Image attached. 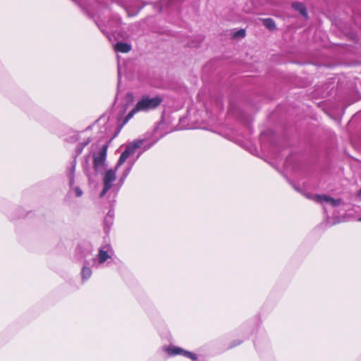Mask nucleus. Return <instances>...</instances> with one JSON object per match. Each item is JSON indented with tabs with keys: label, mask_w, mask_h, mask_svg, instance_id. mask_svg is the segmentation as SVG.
<instances>
[{
	"label": "nucleus",
	"mask_w": 361,
	"mask_h": 361,
	"mask_svg": "<svg viewBox=\"0 0 361 361\" xmlns=\"http://www.w3.org/2000/svg\"><path fill=\"white\" fill-rule=\"evenodd\" d=\"M163 102V97L160 95H156L151 97L149 94L143 95L137 102L135 107L128 114L123 118L121 123L117 126L116 133L118 134L122 128L128 123V121L133 117V116L140 111L147 112L157 109Z\"/></svg>",
	"instance_id": "1"
},
{
	"label": "nucleus",
	"mask_w": 361,
	"mask_h": 361,
	"mask_svg": "<svg viewBox=\"0 0 361 361\" xmlns=\"http://www.w3.org/2000/svg\"><path fill=\"white\" fill-rule=\"evenodd\" d=\"M125 113L126 108H123L116 117L112 116L106 118V116H102L97 121L96 125L99 128V140L106 138L113 133L114 135L111 137V139H114V137L118 135V134L116 135L117 126L123 122V119L122 120V117Z\"/></svg>",
	"instance_id": "2"
},
{
	"label": "nucleus",
	"mask_w": 361,
	"mask_h": 361,
	"mask_svg": "<svg viewBox=\"0 0 361 361\" xmlns=\"http://www.w3.org/2000/svg\"><path fill=\"white\" fill-rule=\"evenodd\" d=\"M157 142V140L150 142H146L145 140H137L132 142L126 146L125 150L121 154L115 167L118 169L130 155L135 153L137 149L142 147V152L146 151L152 147Z\"/></svg>",
	"instance_id": "3"
},
{
	"label": "nucleus",
	"mask_w": 361,
	"mask_h": 361,
	"mask_svg": "<svg viewBox=\"0 0 361 361\" xmlns=\"http://www.w3.org/2000/svg\"><path fill=\"white\" fill-rule=\"evenodd\" d=\"M114 251L110 245H104L99 248L98 254L95 258L92 259V267H99L105 264H109V260L111 259Z\"/></svg>",
	"instance_id": "4"
},
{
	"label": "nucleus",
	"mask_w": 361,
	"mask_h": 361,
	"mask_svg": "<svg viewBox=\"0 0 361 361\" xmlns=\"http://www.w3.org/2000/svg\"><path fill=\"white\" fill-rule=\"evenodd\" d=\"M117 170L118 169L115 167L114 169H110L106 170L104 173L102 178L103 189L99 194L100 197H103L104 196H105L107 192L111 188L115 192V193L117 194L118 192H116V184L114 183L116 180Z\"/></svg>",
	"instance_id": "5"
},
{
	"label": "nucleus",
	"mask_w": 361,
	"mask_h": 361,
	"mask_svg": "<svg viewBox=\"0 0 361 361\" xmlns=\"http://www.w3.org/2000/svg\"><path fill=\"white\" fill-rule=\"evenodd\" d=\"M107 149L108 145L104 144L99 151L93 154V168L97 173H103L106 169Z\"/></svg>",
	"instance_id": "6"
},
{
	"label": "nucleus",
	"mask_w": 361,
	"mask_h": 361,
	"mask_svg": "<svg viewBox=\"0 0 361 361\" xmlns=\"http://www.w3.org/2000/svg\"><path fill=\"white\" fill-rule=\"evenodd\" d=\"M120 19L117 17H114L111 20H109L106 24H105L102 20H96L99 30L109 38L110 34L116 32V27L119 25Z\"/></svg>",
	"instance_id": "7"
},
{
	"label": "nucleus",
	"mask_w": 361,
	"mask_h": 361,
	"mask_svg": "<svg viewBox=\"0 0 361 361\" xmlns=\"http://www.w3.org/2000/svg\"><path fill=\"white\" fill-rule=\"evenodd\" d=\"M303 195L308 199L312 200L313 201L318 203L326 202L330 204L333 207H337L340 205L341 202V199H334L329 196L325 195H314L309 192H305Z\"/></svg>",
	"instance_id": "8"
},
{
	"label": "nucleus",
	"mask_w": 361,
	"mask_h": 361,
	"mask_svg": "<svg viewBox=\"0 0 361 361\" xmlns=\"http://www.w3.org/2000/svg\"><path fill=\"white\" fill-rule=\"evenodd\" d=\"M164 351L170 356H175L177 355H183V357L190 358L192 360H196L197 359V356L196 354L185 350L180 347L169 345L165 346L164 348Z\"/></svg>",
	"instance_id": "9"
},
{
	"label": "nucleus",
	"mask_w": 361,
	"mask_h": 361,
	"mask_svg": "<svg viewBox=\"0 0 361 361\" xmlns=\"http://www.w3.org/2000/svg\"><path fill=\"white\" fill-rule=\"evenodd\" d=\"M77 161L73 159L71 162V166L66 169V176L68 178V185L72 189L73 185L75 183V173L76 168Z\"/></svg>",
	"instance_id": "10"
},
{
	"label": "nucleus",
	"mask_w": 361,
	"mask_h": 361,
	"mask_svg": "<svg viewBox=\"0 0 361 361\" xmlns=\"http://www.w3.org/2000/svg\"><path fill=\"white\" fill-rule=\"evenodd\" d=\"M90 266H92V260H90V261L85 260L84 262V264H83V266H82V268L81 270V279H82V282H85L87 280H88L92 274V271L90 268Z\"/></svg>",
	"instance_id": "11"
},
{
	"label": "nucleus",
	"mask_w": 361,
	"mask_h": 361,
	"mask_svg": "<svg viewBox=\"0 0 361 361\" xmlns=\"http://www.w3.org/2000/svg\"><path fill=\"white\" fill-rule=\"evenodd\" d=\"M134 163H135V161H133L132 163H130L129 164V166L121 173V176H120V178L118 179V183H116V192H118L120 188L123 185L126 179L127 178V177L128 176L129 173L131 171V169H132V168H133V166L134 165Z\"/></svg>",
	"instance_id": "12"
},
{
	"label": "nucleus",
	"mask_w": 361,
	"mask_h": 361,
	"mask_svg": "<svg viewBox=\"0 0 361 361\" xmlns=\"http://www.w3.org/2000/svg\"><path fill=\"white\" fill-rule=\"evenodd\" d=\"M115 50L121 53H128L131 49V46L126 42H118L114 46Z\"/></svg>",
	"instance_id": "13"
},
{
	"label": "nucleus",
	"mask_w": 361,
	"mask_h": 361,
	"mask_svg": "<svg viewBox=\"0 0 361 361\" xmlns=\"http://www.w3.org/2000/svg\"><path fill=\"white\" fill-rule=\"evenodd\" d=\"M90 141H91V139L90 137H87L85 141H84L82 142H80L77 145V147L75 148V154L73 156V159H77V157L79 156L82 153L83 149L90 142Z\"/></svg>",
	"instance_id": "14"
},
{
	"label": "nucleus",
	"mask_w": 361,
	"mask_h": 361,
	"mask_svg": "<svg viewBox=\"0 0 361 361\" xmlns=\"http://www.w3.org/2000/svg\"><path fill=\"white\" fill-rule=\"evenodd\" d=\"M293 7L304 17H307V12L305 6L302 3H293Z\"/></svg>",
	"instance_id": "15"
},
{
	"label": "nucleus",
	"mask_w": 361,
	"mask_h": 361,
	"mask_svg": "<svg viewBox=\"0 0 361 361\" xmlns=\"http://www.w3.org/2000/svg\"><path fill=\"white\" fill-rule=\"evenodd\" d=\"M114 223V219L110 216H106L104 219V230L105 233H109Z\"/></svg>",
	"instance_id": "16"
},
{
	"label": "nucleus",
	"mask_w": 361,
	"mask_h": 361,
	"mask_svg": "<svg viewBox=\"0 0 361 361\" xmlns=\"http://www.w3.org/2000/svg\"><path fill=\"white\" fill-rule=\"evenodd\" d=\"M264 25L266 27H267L269 30H273L275 28L276 25L271 18H266L264 20Z\"/></svg>",
	"instance_id": "17"
},
{
	"label": "nucleus",
	"mask_w": 361,
	"mask_h": 361,
	"mask_svg": "<svg viewBox=\"0 0 361 361\" xmlns=\"http://www.w3.org/2000/svg\"><path fill=\"white\" fill-rule=\"evenodd\" d=\"M70 191H73L75 192V195L78 197H80L82 195V191L78 186H74V185L72 187V189L70 188Z\"/></svg>",
	"instance_id": "18"
},
{
	"label": "nucleus",
	"mask_w": 361,
	"mask_h": 361,
	"mask_svg": "<svg viewBox=\"0 0 361 361\" xmlns=\"http://www.w3.org/2000/svg\"><path fill=\"white\" fill-rule=\"evenodd\" d=\"M245 36V30L240 29L233 34L234 37H244Z\"/></svg>",
	"instance_id": "19"
},
{
	"label": "nucleus",
	"mask_w": 361,
	"mask_h": 361,
	"mask_svg": "<svg viewBox=\"0 0 361 361\" xmlns=\"http://www.w3.org/2000/svg\"><path fill=\"white\" fill-rule=\"evenodd\" d=\"M106 216H110L111 218L114 219V212L113 210L110 209Z\"/></svg>",
	"instance_id": "20"
},
{
	"label": "nucleus",
	"mask_w": 361,
	"mask_h": 361,
	"mask_svg": "<svg viewBox=\"0 0 361 361\" xmlns=\"http://www.w3.org/2000/svg\"><path fill=\"white\" fill-rule=\"evenodd\" d=\"M357 195L361 197V188L360 190L358 191Z\"/></svg>",
	"instance_id": "21"
},
{
	"label": "nucleus",
	"mask_w": 361,
	"mask_h": 361,
	"mask_svg": "<svg viewBox=\"0 0 361 361\" xmlns=\"http://www.w3.org/2000/svg\"><path fill=\"white\" fill-rule=\"evenodd\" d=\"M75 140H78V135H75Z\"/></svg>",
	"instance_id": "22"
},
{
	"label": "nucleus",
	"mask_w": 361,
	"mask_h": 361,
	"mask_svg": "<svg viewBox=\"0 0 361 361\" xmlns=\"http://www.w3.org/2000/svg\"><path fill=\"white\" fill-rule=\"evenodd\" d=\"M88 159H89V156H87V157H86V161H87H87H88Z\"/></svg>",
	"instance_id": "23"
},
{
	"label": "nucleus",
	"mask_w": 361,
	"mask_h": 361,
	"mask_svg": "<svg viewBox=\"0 0 361 361\" xmlns=\"http://www.w3.org/2000/svg\"><path fill=\"white\" fill-rule=\"evenodd\" d=\"M142 152H141L139 154H137V159L140 157V155L141 154Z\"/></svg>",
	"instance_id": "24"
},
{
	"label": "nucleus",
	"mask_w": 361,
	"mask_h": 361,
	"mask_svg": "<svg viewBox=\"0 0 361 361\" xmlns=\"http://www.w3.org/2000/svg\"><path fill=\"white\" fill-rule=\"evenodd\" d=\"M238 344H240V342H238V343H237V345H238ZM234 345H236V344H235Z\"/></svg>",
	"instance_id": "25"
},
{
	"label": "nucleus",
	"mask_w": 361,
	"mask_h": 361,
	"mask_svg": "<svg viewBox=\"0 0 361 361\" xmlns=\"http://www.w3.org/2000/svg\"><path fill=\"white\" fill-rule=\"evenodd\" d=\"M359 221H361V217L359 219Z\"/></svg>",
	"instance_id": "26"
}]
</instances>
